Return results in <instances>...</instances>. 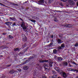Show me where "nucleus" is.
<instances>
[{
  "label": "nucleus",
  "instance_id": "12",
  "mask_svg": "<svg viewBox=\"0 0 78 78\" xmlns=\"http://www.w3.org/2000/svg\"><path fill=\"white\" fill-rule=\"evenodd\" d=\"M57 75H54L53 76H50L49 78H57Z\"/></svg>",
  "mask_w": 78,
  "mask_h": 78
},
{
  "label": "nucleus",
  "instance_id": "8",
  "mask_svg": "<svg viewBox=\"0 0 78 78\" xmlns=\"http://www.w3.org/2000/svg\"><path fill=\"white\" fill-rule=\"evenodd\" d=\"M57 43L58 44H61L62 42H63V41H62L61 40V39H57L56 40Z\"/></svg>",
  "mask_w": 78,
  "mask_h": 78
},
{
  "label": "nucleus",
  "instance_id": "7",
  "mask_svg": "<svg viewBox=\"0 0 78 78\" xmlns=\"http://www.w3.org/2000/svg\"><path fill=\"white\" fill-rule=\"evenodd\" d=\"M22 37H23V41H27V39L25 35L23 34L22 35Z\"/></svg>",
  "mask_w": 78,
  "mask_h": 78
},
{
  "label": "nucleus",
  "instance_id": "43",
  "mask_svg": "<svg viewBox=\"0 0 78 78\" xmlns=\"http://www.w3.org/2000/svg\"><path fill=\"white\" fill-rule=\"evenodd\" d=\"M26 47V46H25L24 45H23V48H24V47Z\"/></svg>",
  "mask_w": 78,
  "mask_h": 78
},
{
  "label": "nucleus",
  "instance_id": "10",
  "mask_svg": "<svg viewBox=\"0 0 78 78\" xmlns=\"http://www.w3.org/2000/svg\"><path fill=\"white\" fill-rule=\"evenodd\" d=\"M40 62H48V60H40L39 61Z\"/></svg>",
  "mask_w": 78,
  "mask_h": 78
},
{
  "label": "nucleus",
  "instance_id": "62",
  "mask_svg": "<svg viewBox=\"0 0 78 78\" xmlns=\"http://www.w3.org/2000/svg\"><path fill=\"white\" fill-rule=\"evenodd\" d=\"M56 57H57V56H55V58H56Z\"/></svg>",
  "mask_w": 78,
  "mask_h": 78
},
{
  "label": "nucleus",
  "instance_id": "34",
  "mask_svg": "<svg viewBox=\"0 0 78 78\" xmlns=\"http://www.w3.org/2000/svg\"><path fill=\"white\" fill-rule=\"evenodd\" d=\"M59 5L60 6H63V4H62V2L60 3Z\"/></svg>",
  "mask_w": 78,
  "mask_h": 78
},
{
  "label": "nucleus",
  "instance_id": "31",
  "mask_svg": "<svg viewBox=\"0 0 78 78\" xmlns=\"http://www.w3.org/2000/svg\"><path fill=\"white\" fill-rule=\"evenodd\" d=\"M30 21H31V22H34V23H35V22H36V20H30Z\"/></svg>",
  "mask_w": 78,
  "mask_h": 78
},
{
  "label": "nucleus",
  "instance_id": "54",
  "mask_svg": "<svg viewBox=\"0 0 78 78\" xmlns=\"http://www.w3.org/2000/svg\"><path fill=\"white\" fill-rule=\"evenodd\" d=\"M69 66H70V67H72V66H71V65L70 64H69Z\"/></svg>",
  "mask_w": 78,
  "mask_h": 78
},
{
  "label": "nucleus",
  "instance_id": "1",
  "mask_svg": "<svg viewBox=\"0 0 78 78\" xmlns=\"http://www.w3.org/2000/svg\"><path fill=\"white\" fill-rule=\"evenodd\" d=\"M74 2H76L77 0H74ZM68 2H69V4L68 3H66V5L67 6V7H71L72 8L75 5V2L72 0H68Z\"/></svg>",
  "mask_w": 78,
  "mask_h": 78
},
{
  "label": "nucleus",
  "instance_id": "64",
  "mask_svg": "<svg viewBox=\"0 0 78 78\" xmlns=\"http://www.w3.org/2000/svg\"><path fill=\"white\" fill-rule=\"evenodd\" d=\"M59 37H61V36H59Z\"/></svg>",
  "mask_w": 78,
  "mask_h": 78
},
{
  "label": "nucleus",
  "instance_id": "17",
  "mask_svg": "<svg viewBox=\"0 0 78 78\" xmlns=\"http://www.w3.org/2000/svg\"><path fill=\"white\" fill-rule=\"evenodd\" d=\"M5 24H6V25H11V23L10 22H6L5 23Z\"/></svg>",
  "mask_w": 78,
  "mask_h": 78
},
{
  "label": "nucleus",
  "instance_id": "41",
  "mask_svg": "<svg viewBox=\"0 0 78 78\" xmlns=\"http://www.w3.org/2000/svg\"><path fill=\"white\" fill-rule=\"evenodd\" d=\"M58 48L59 49H61L62 48L61 47V46H59L58 47Z\"/></svg>",
  "mask_w": 78,
  "mask_h": 78
},
{
  "label": "nucleus",
  "instance_id": "52",
  "mask_svg": "<svg viewBox=\"0 0 78 78\" xmlns=\"http://www.w3.org/2000/svg\"><path fill=\"white\" fill-rule=\"evenodd\" d=\"M10 9H12L13 10V11L15 10V9H14L12 8H10Z\"/></svg>",
  "mask_w": 78,
  "mask_h": 78
},
{
  "label": "nucleus",
  "instance_id": "33",
  "mask_svg": "<svg viewBox=\"0 0 78 78\" xmlns=\"http://www.w3.org/2000/svg\"><path fill=\"white\" fill-rule=\"evenodd\" d=\"M54 20L55 22H57V21H58V20H57V19L56 18H54Z\"/></svg>",
  "mask_w": 78,
  "mask_h": 78
},
{
  "label": "nucleus",
  "instance_id": "16",
  "mask_svg": "<svg viewBox=\"0 0 78 78\" xmlns=\"http://www.w3.org/2000/svg\"><path fill=\"white\" fill-rule=\"evenodd\" d=\"M23 69L24 70H27L28 69V66H24Z\"/></svg>",
  "mask_w": 78,
  "mask_h": 78
},
{
  "label": "nucleus",
  "instance_id": "23",
  "mask_svg": "<svg viewBox=\"0 0 78 78\" xmlns=\"http://www.w3.org/2000/svg\"><path fill=\"white\" fill-rule=\"evenodd\" d=\"M11 4L12 5H14V6H18V5L14 3H11Z\"/></svg>",
  "mask_w": 78,
  "mask_h": 78
},
{
  "label": "nucleus",
  "instance_id": "21",
  "mask_svg": "<svg viewBox=\"0 0 78 78\" xmlns=\"http://www.w3.org/2000/svg\"><path fill=\"white\" fill-rule=\"evenodd\" d=\"M54 53H57V50L56 49H54L53 51Z\"/></svg>",
  "mask_w": 78,
  "mask_h": 78
},
{
  "label": "nucleus",
  "instance_id": "60",
  "mask_svg": "<svg viewBox=\"0 0 78 78\" xmlns=\"http://www.w3.org/2000/svg\"><path fill=\"white\" fill-rule=\"evenodd\" d=\"M12 18L10 17V19H11V20H12Z\"/></svg>",
  "mask_w": 78,
  "mask_h": 78
},
{
  "label": "nucleus",
  "instance_id": "35",
  "mask_svg": "<svg viewBox=\"0 0 78 78\" xmlns=\"http://www.w3.org/2000/svg\"><path fill=\"white\" fill-rule=\"evenodd\" d=\"M52 73L54 74H56V72H55V71H52Z\"/></svg>",
  "mask_w": 78,
  "mask_h": 78
},
{
  "label": "nucleus",
  "instance_id": "9",
  "mask_svg": "<svg viewBox=\"0 0 78 78\" xmlns=\"http://www.w3.org/2000/svg\"><path fill=\"white\" fill-rule=\"evenodd\" d=\"M55 70L56 71H57V72H58L59 73H60V71H61V70H60L59 68H58L57 67H55Z\"/></svg>",
  "mask_w": 78,
  "mask_h": 78
},
{
  "label": "nucleus",
  "instance_id": "29",
  "mask_svg": "<svg viewBox=\"0 0 78 78\" xmlns=\"http://www.w3.org/2000/svg\"><path fill=\"white\" fill-rule=\"evenodd\" d=\"M39 75V73H36L35 74V76H38Z\"/></svg>",
  "mask_w": 78,
  "mask_h": 78
},
{
  "label": "nucleus",
  "instance_id": "40",
  "mask_svg": "<svg viewBox=\"0 0 78 78\" xmlns=\"http://www.w3.org/2000/svg\"><path fill=\"white\" fill-rule=\"evenodd\" d=\"M14 21H15V22H17V20L15 18L14 19V20H13Z\"/></svg>",
  "mask_w": 78,
  "mask_h": 78
},
{
  "label": "nucleus",
  "instance_id": "24",
  "mask_svg": "<svg viewBox=\"0 0 78 78\" xmlns=\"http://www.w3.org/2000/svg\"><path fill=\"white\" fill-rule=\"evenodd\" d=\"M19 50V48H16L14 49V51H18V50Z\"/></svg>",
  "mask_w": 78,
  "mask_h": 78
},
{
  "label": "nucleus",
  "instance_id": "37",
  "mask_svg": "<svg viewBox=\"0 0 78 78\" xmlns=\"http://www.w3.org/2000/svg\"><path fill=\"white\" fill-rule=\"evenodd\" d=\"M61 1H62L63 2H66L67 1V0H61Z\"/></svg>",
  "mask_w": 78,
  "mask_h": 78
},
{
  "label": "nucleus",
  "instance_id": "28",
  "mask_svg": "<svg viewBox=\"0 0 78 78\" xmlns=\"http://www.w3.org/2000/svg\"><path fill=\"white\" fill-rule=\"evenodd\" d=\"M67 70H69L71 71V69H72V68H66Z\"/></svg>",
  "mask_w": 78,
  "mask_h": 78
},
{
  "label": "nucleus",
  "instance_id": "50",
  "mask_svg": "<svg viewBox=\"0 0 78 78\" xmlns=\"http://www.w3.org/2000/svg\"><path fill=\"white\" fill-rule=\"evenodd\" d=\"M51 38H53V35H52L51 36Z\"/></svg>",
  "mask_w": 78,
  "mask_h": 78
},
{
  "label": "nucleus",
  "instance_id": "63",
  "mask_svg": "<svg viewBox=\"0 0 78 78\" xmlns=\"http://www.w3.org/2000/svg\"><path fill=\"white\" fill-rule=\"evenodd\" d=\"M21 20H22V21H23V20H22V19H21Z\"/></svg>",
  "mask_w": 78,
  "mask_h": 78
},
{
  "label": "nucleus",
  "instance_id": "57",
  "mask_svg": "<svg viewBox=\"0 0 78 78\" xmlns=\"http://www.w3.org/2000/svg\"><path fill=\"white\" fill-rule=\"evenodd\" d=\"M28 47H27V49H26V50H28Z\"/></svg>",
  "mask_w": 78,
  "mask_h": 78
},
{
  "label": "nucleus",
  "instance_id": "39",
  "mask_svg": "<svg viewBox=\"0 0 78 78\" xmlns=\"http://www.w3.org/2000/svg\"><path fill=\"white\" fill-rule=\"evenodd\" d=\"M15 25H16V23H14L12 24V25H13V26H15Z\"/></svg>",
  "mask_w": 78,
  "mask_h": 78
},
{
  "label": "nucleus",
  "instance_id": "53",
  "mask_svg": "<svg viewBox=\"0 0 78 78\" xmlns=\"http://www.w3.org/2000/svg\"><path fill=\"white\" fill-rule=\"evenodd\" d=\"M76 72H77L78 73V70H77V69H76Z\"/></svg>",
  "mask_w": 78,
  "mask_h": 78
},
{
  "label": "nucleus",
  "instance_id": "22",
  "mask_svg": "<svg viewBox=\"0 0 78 78\" xmlns=\"http://www.w3.org/2000/svg\"><path fill=\"white\" fill-rule=\"evenodd\" d=\"M0 5H2V6H5V7H7V8H9V7L3 5V4L0 3Z\"/></svg>",
  "mask_w": 78,
  "mask_h": 78
},
{
  "label": "nucleus",
  "instance_id": "46",
  "mask_svg": "<svg viewBox=\"0 0 78 78\" xmlns=\"http://www.w3.org/2000/svg\"><path fill=\"white\" fill-rule=\"evenodd\" d=\"M15 19V18H14V17H12V20H14Z\"/></svg>",
  "mask_w": 78,
  "mask_h": 78
},
{
  "label": "nucleus",
  "instance_id": "2",
  "mask_svg": "<svg viewBox=\"0 0 78 78\" xmlns=\"http://www.w3.org/2000/svg\"><path fill=\"white\" fill-rule=\"evenodd\" d=\"M60 74H61V75H62L64 78H67V75H66V73L65 72H63L62 70L60 71Z\"/></svg>",
  "mask_w": 78,
  "mask_h": 78
},
{
  "label": "nucleus",
  "instance_id": "19",
  "mask_svg": "<svg viewBox=\"0 0 78 78\" xmlns=\"http://www.w3.org/2000/svg\"><path fill=\"white\" fill-rule=\"evenodd\" d=\"M61 47L62 48H64V47H65V44L64 43L63 44H61Z\"/></svg>",
  "mask_w": 78,
  "mask_h": 78
},
{
  "label": "nucleus",
  "instance_id": "26",
  "mask_svg": "<svg viewBox=\"0 0 78 78\" xmlns=\"http://www.w3.org/2000/svg\"><path fill=\"white\" fill-rule=\"evenodd\" d=\"M53 0H48V3H51Z\"/></svg>",
  "mask_w": 78,
  "mask_h": 78
},
{
  "label": "nucleus",
  "instance_id": "15",
  "mask_svg": "<svg viewBox=\"0 0 78 78\" xmlns=\"http://www.w3.org/2000/svg\"><path fill=\"white\" fill-rule=\"evenodd\" d=\"M43 66H44V67L45 69H48V68H47V67H48V66L47 64H44L43 65Z\"/></svg>",
  "mask_w": 78,
  "mask_h": 78
},
{
  "label": "nucleus",
  "instance_id": "4",
  "mask_svg": "<svg viewBox=\"0 0 78 78\" xmlns=\"http://www.w3.org/2000/svg\"><path fill=\"white\" fill-rule=\"evenodd\" d=\"M62 26L65 27H68V28H72V25L69 24H65V25L63 24Z\"/></svg>",
  "mask_w": 78,
  "mask_h": 78
},
{
  "label": "nucleus",
  "instance_id": "25",
  "mask_svg": "<svg viewBox=\"0 0 78 78\" xmlns=\"http://www.w3.org/2000/svg\"><path fill=\"white\" fill-rule=\"evenodd\" d=\"M32 18H33V19H37V17L34 16H32Z\"/></svg>",
  "mask_w": 78,
  "mask_h": 78
},
{
  "label": "nucleus",
  "instance_id": "27",
  "mask_svg": "<svg viewBox=\"0 0 78 78\" xmlns=\"http://www.w3.org/2000/svg\"><path fill=\"white\" fill-rule=\"evenodd\" d=\"M78 46V43H76L75 44H74V46L76 47L77 46Z\"/></svg>",
  "mask_w": 78,
  "mask_h": 78
},
{
  "label": "nucleus",
  "instance_id": "45",
  "mask_svg": "<svg viewBox=\"0 0 78 78\" xmlns=\"http://www.w3.org/2000/svg\"><path fill=\"white\" fill-rule=\"evenodd\" d=\"M55 11H56V12H61V11H59V10H55Z\"/></svg>",
  "mask_w": 78,
  "mask_h": 78
},
{
  "label": "nucleus",
  "instance_id": "6",
  "mask_svg": "<svg viewBox=\"0 0 78 78\" xmlns=\"http://www.w3.org/2000/svg\"><path fill=\"white\" fill-rule=\"evenodd\" d=\"M44 0H41L38 1V3L39 5H42L44 4Z\"/></svg>",
  "mask_w": 78,
  "mask_h": 78
},
{
  "label": "nucleus",
  "instance_id": "61",
  "mask_svg": "<svg viewBox=\"0 0 78 78\" xmlns=\"http://www.w3.org/2000/svg\"><path fill=\"white\" fill-rule=\"evenodd\" d=\"M0 56H1V57H3V55H1Z\"/></svg>",
  "mask_w": 78,
  "mask_h": 78
},
{
  "label": "nucleus",
  "instance_id": "55",
  "mask_svg": "<svg viewBox=\"0 0 78 78\" xmlns=\"http://www.w3.org/2000/svg\"><path fill=\"white\" fill-rule=\"evenodd\" d=\"M24 45L25 46H27V44H24Z\"/></svg>",
  "mask_w": 78,
  "mask_h": 78
},
{
  "label": "nucleus",
  "instance_id": "20",
  "mask_svg": "<svg viewBox=\"0 0 78 78\" xmlns=\"http://www.w3.org/2000/svg\"><path fill=\"white\" fill-rule=\"evenodd\" d=\"M52 64H53V62H50V63H49V66H50V67H52Z\"/></svg>",
  "mask_w": 78,
  "mask_h": 78
},
{
  "label": "nucleus",
  "instance_id": "3",
  "mask_svg": "<svg viewBox=\"0 0 78 78\" xmlns=\"http://www.w3.org/2000/svg\"><path fill=\"white\" fill-rule=\"evenodd\" d=\"M21 27H22L23 30H26L27 28V27L26 26L23 22H22V23L21 24Z\"/></svg>",
  "mask_w": 78,
  "mask_h": 78
},
{
  "label": "nucleus",
  "instance_id": "44",
  "mask_svg": "<svg viewBox=\"0 0 78 78\" xmlns=\"http://www.w3.org/2000/svg\"><path fill=\"white\" fill-rule=\"evenodd\" d=\"M18 71H19L20 72V71H21V69H18Z\"/></svg>",
  "mask_w": 78,
  "mask_h": 78
},
{
  "label": "nucleus",
  "instance_id": "30",
  "mask_svg": "<svg viewBox=\"0 0 78 78\" xmlns=\"http://www.w3.org/2000/svg\"><path fill=\"white\" fill-rule=\"evenodd\" d=\"M53 44V43H51L48 45V47H51Z\"/></svg>",
  "mask_w": 78,
  "mask_h": 78
},
{
  "label": "nucleus",
  "instance_id": "59",
  "mask_svg": "<svg viewBox=\"0 0 78 78\" xmlns=\"http://www.w3.org/2000/svg\"><path fill=\"white\" fill-rule=\"evenodd\" d=\"M28 0L27 2H25L23 3H27V2H28Z\"/></svg>",
  "mask_w": 78,
  "mask_h": 78
},
{
  "label": "nucleus",
  "instance_id": "5",
  "mask_svg": "<svg viewBox=\"0 0 78 78\" xmlns=\"http://www.w3.org/2000/svg\"><path fill=\"white\" fill-rule=\"evenodd\" d=\"M36 55L34 54H33L32 56H31L30 57L28 58V59H33L35 58H36Z\"/></svg>",
  "mask_w": 78,
  "mask_h": 78
},
{
  "label": "nucleus",
  "instance_id": "38",
  "mask_svg": "<svg viewBox=\"0 0 78 78\" xmlns=\"http://www.w3.org/2000/svg\"><path fill=\"white\" fill-rule=\"evenodd\" d=\"M6 66H7V67H10V66H11V64L9 65H7Z\"/></svg>",
  "mask_w": 78,
  "mask_h": 78
},
{
  "label": "nucleus",
  "instance_id": "58",
  "mask_svg": "<svg viewBox=\"0 0 78 78\" xmlns=\"http://www.w3.org/2000/svg\"><path fill=\"white\" fill-rule=\"evenodd\" d=\"M77 5L78 6V2L77 3Z\"/></svg>",
  "mask_w": 78,
  "mask_h": 78
},
{
  "label": "nucleus",
  "instance_id": "48",
  "mask_svg": "<svg viewBox=\"0 0 78 78\" xmlns=\"http://www.w3.org/2000/svg\"><path fill=\"white\" fill-rule=\"evenodd\" d=\"M42 78H47V77L45 76H43L42 77Z\"/></svg>",
  "mask_w": 78,
  "mask_h": 78
},
{
  "label": "nucleus",
  "instance_id": "36",
  "mask_svg": "<svg viewBox=\"0 0 78 78\" xmlns=\"http://www.w3.org/2000/svg\"><path fill=\"white\" fill-rule=\"evenodd\" d=\"M9 38L11 39V38H12V37L11 35H9Z\"/></svg>",
  "mask_w": 78,
  "mask_h": 78
},
{
  "label": "nucleus",
  "instance_id": "14",
  "mask_svg": "<svg viewBox=\"0 0 78 78\" xmlns=\"http://www.w3.org/2000/svg\"><path fill=\"white\" fill-rule=\"evenodd\" d=\"M71 63H72V64H75V66H76V67H78V64H77L76 63H75V62L74 61H71Z\"/></svg>",
  "mask_w": 78,
  "mask_h": 78
},
{
  "label": "nucleus",
  "instance_id": "56",
  "mask_svg": "<svg viewBox=\"0 0 78 78\" xmlns=\"http://www.w3.org/2000/svg\"><path fill=\"white\" fill-rule=\"evenodd\" d=\"M73 69H72L71 70V71H73Z\"/></svg>",
  "mask_w": 78,
  "mask_h": 78
},
{
  "label": "nucleus",
  "instance_id": "13",
  "mask_svg": "<svg viewBox=\"0 0 78 78\" xmlns=\"http://www.w3.org/2000/svg\"><path fill=\"white\" fill-rule=\"evenodd\" d=\"M63 65L65 66H67L68 65V63L66 62H63Z\"/></svg>",
  "mask_w": 78,
  "mask_h": 78
},
{
  "label": "nucleus",
  "instance_id": "32",
  "mask_svg": "<svg viewBox=\"0 0 78 78\" xmlns=\"http://www.w3.org/2000/svg\"><path fill=\"white\" fill-rule=\"evenodd\" d=\"M28 60H27L24 63H23V64H26V62H28Z\"/></svg>",
  "mask_w": 78,
  "mask_h": 78
},
{
  "label": "nucleus",
  "instance_id": "42",
  "mask_svg": "<svg viewBox=\"0 0 78 78\" xmlns=\"http://www.w3.org/2000/svg\"><path fill=\"white\" fill-rule=\"evenodd\" d=\"M34 45H35V46H37V43H36L34 44Z\"/></svg>",
  "mask_w": 78,
  "mask_h": 78
},
{
  "label": "nucleus",
  "instance_id": "47",
  "mask_svg": "<svg viewBox=\"0 0 78 78\" xmlns=\"http://www.w3.org/2000/svg\"><path fill=\"white\" fill-rule=\"evenodd\" d=\"M76 69H73V72H76Z\"/></svg>",
  "mask_w": 78,
  "mask_h": 78
},
{
  "label": "nucleus",
  "instance_id": "49",
  "mask_svg": "<svg viewBox=\"0 0 78 78\" xmlns=\"http://www.w3.org/2000/svg\"><path fill=\"white\" fill-rule=\"evenodd\" d=\"M2 34H3V35H5V34H6L5 33H4Z\"/></svg>",
  "mask_w": 78,
  "mask_h": 78
},
{
  "label": "nucleus",
  "instance_id": "51",
  "mask_svg": "<svg viewBox=\"0 0 78 78\" xmlns=\"http://www.w3.org/2000/svg\"><path fill=\"white\" fill-rule=\"evenodd\" d=\"M5 47L4 46H2V48H5V47Z\"/></svg>",
  "mask_w": 78,
  "mask_h": 78
},
{
  "label": "nucleus",
  "instance_id": "18",
  "mask_svg": "<svg viewBox=\"0 0 78 78\" xmlns=\"http://www.w3.org/2000/svg\"><path fill=\"white\" fill-rule=\"evenodd\" d=\"M58 60L59 61H61L62 60V58L61 57H59L58 58Z\"/></svg>",
  "mask_w": 78,
  "mask_h": 78
},
{
  "label": "nucleus",
  "instance_id": "11",
  "mask_svg": "<svg viewBox=\"0 0 78 78\" xmlns=\"http://www.w3.org/2000/svg\"><path fill=\"white\" fill-rule=\"evenodd\" d=\"M17 71H14V70H10L9 71V73H11V74H13V73H14V72H16Z\"/></svg>",
  "mask_w": 78,
  "mask_h": 78
}]
</instances>
